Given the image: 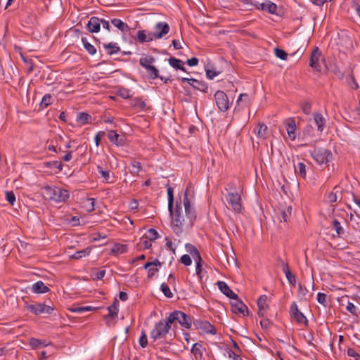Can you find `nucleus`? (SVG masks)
Masks as SVG:
<instances>
[{
	"label": "nucleus",
	"mask_w": 360,
	"mask_h": 360,
	"mask_svg": "<svg viewBox=\"0 0 360 360\" xmlns=\"http://www.w3.org/2000/svg\"><path fill=\"white\" fill-rule=\"evenodd\" d=\"M231 311L235 314H241L243 316L248 314V307L239 299L237 295L236 298H233L231 302Z\"/></svg>",
	"instance_id": "obj_12"
},
{
	"label": "nucleus",
	"mask_w": 360,
	"mask_h": 360,
	"mask_svg": "<svg viewBox=\"0 0 360 360\" xmlns=\"http://www.w3.org/2000/svg\"><path fill=\"white\" fill-rule=\"evenodd\" d=\"M283 272L289 283L294 285L296 283L295 276L290 271L288 264H283Z\"/></svg>",
	"instance_id": "obj_27"
},
{
	"label": "nucleus",
	"mask_w": 360,
	"mask_h": 360,
	"mask_svg": "<svg viewBox=\"0 0 360 360\" xmlns=\"http://www.w3.org/2000/svg\"><path fill=\"white\" fill-rule=\"evenodd\" d=\"M314 122L317 126L318 130L322 131L323 130L326 120L323 116L321 113H314Z\"/></svg>",
	"instance_id": "obj_25"
},
{
	"label": "nucleus",
	"mask_w": 360,
	"mask_h": 360,
	"mask_svg": "<svg viewBox=\"0 0 360 360\" xmlns=\"http://www.w3.org/2000/svg\"><path fill=\"white\" fill-rule=\"evenodd\" d=\"M97 170L98 174L101 175L102 178L105 179L106 182H110V172L108 170H104L102 167L100 165L97 166Z\"/></svg>",
	"instance_id": "obj_43"
},
{
	"label": "nucleus",
	"mask_w": 360,
	"mask_h": 360,
	"mask_svg": "<svg viewBox=\"0 0 360 360\" xmlns=\"http://www.w3.org/2000/svg\"><path fill=\"white\" fill-rule=\"evenodd\" d=\"M186 250L192 256L194 260H202L199 251L192 244H186Z\"/></svg>",
	"instance_id": "obj_21"
},
{
	"label": "nucleus",
	"mask_w": 360,
	"mask_h": 360,
	"mask_svg": "<svg viewBox=\"0 0 360 360\" xmlns=\"http://www.w3.org/2000/svg\"><path fill=\"white\" fill-rule=\"evenodd\" d=\"M167 195H168V209L169 212H172V209L173 207L174 204V196H173V189L171 187L167 188Z\"/></svg>",
	"instance_id": "obj_47"
},
{
	"label": "nucleus",
	"mask_w": 360,
	"mask_h": 360,
	"mask_svg": "<svg viewBox=\"0 0 360 360\" xmlns=\"http://www.w3.org/2000/svg\"><path fill=\"white\" fill-rule=\"evenodd\" d=\"M46 166L49 167H55L57 168L59 171L63 169V165L60 161H51L47 162L46 163Z\"/></svg>",
	"instance_id": "obj_52"
},
{
	"label": "nucleus",
	"mask_w": 360,
	"mask_h": 360,
	"mask_svg": "<svg viewBox=\"0 0 360 360\" xmlns=\"http://www.w3.org/2000/svg\"><path fill=\"white\" fill-rule=\"evenodd\" d=\"M338 187L335 186L331 192H330L326 197V200L328 203L335 202L338 200Z\"/></svg>",
	"instance_id": "obj_28"
},
{
	"label": "nucleus",
	"mask_w": 360,
	"mask_h": 360,
	"mask_svg": "<svg viewBox=\"0 0 360 360\" xmlns=\"http://www.w3.org/2000/svg\"><path fill=\"white\" fill-rule=\"evenodd\" d=\"M169 65L176 70H181L182 71L186 72V69L184 67V63L180 59H177L173 57H171L169 59Z\"/></svg>",
	"instance_id": "obj_29"
},
{
	"label": "nucleus",
	"mask_w": 360,
	"mask_h": 360,
	"mask_svg": "<svg viewBox=\"0 0 360 360\" xmlns=\"http://www.w3.org/2000/svg\"><path fill=\"white\" fill-rule=\"evenodd\" d=\"M127 247L125 245L115 244L111 250L113 254H122L126 252Z\"/></svg>",
	"instance_id": "obj_38"
},
{
	"label": "nucleus",
	"mask_w": 360,
	"mask_h": 360,
	"mask_svg": "<svg viewBox=\"0 0 360 360\" xmlns=\"http://www.w3.org/2000/svg\"><path fill=\"white\" fill-rule=\"evenodd\" d=\"M321 53L318 47H315L311 54L309 59V66L316 71L321 70V66L319 63Z\"/></svg>",
	"instance_id": "obj_14"
},
{
	"label": "nucleus",
	"mask_w": 360,
	"mask_h": 360,
	"mask_svg": "<svg viewBox=\"0 0 360 360\" xmlns=\"http://www.w3.org/2000/svg\"><path fill=\"white\" fill-rule=\"evenodd\" d=\"M311 154L319 165H326L332 157V153L330 150L322 148L314 149Z\"/></svg>",
	"instance_id": "obj_8"
},
{
	"label": "nucleus",
	"mask_w": 360,
	"mask_h": 360,
	"mask_svg": "<svg viewBox=\"0 0 360 360\" xmlns=\"http://www.w3.org/2000/svg\"><path fill=\"white\" fill-rule=\"evenodd\" d=\"M292 215V207L288 206L285 210L281 211V217L284 222H288Z\"/></svg>",
	"instance_id": "obj_41"
},
{
	"label": "nucleus",
	"mask_w": 360,
	"mask_h": 360,
	"mask_svg": "<svg viewBox=\"0 0 360 360\" xmlns=\"http://www.w3.org/2000/svg\"><path fill=\"white\" fill-rule=\"evenodd\" d=\"M169 323L178 322L182 327L189 329L192 326L191 318L181 311H174L167 317Z\"/></svg>",
	"instance_id": "obj_5"
},
{
	"label": "nucleus",
	"mask_w": 360,
	"mask_h": 360,
	"mask_svg": "<svg viewBox=\"0 0 360 360\" xmlns=\"http://www.w3.org/2000/svg\"><path fill=\"white\" fill-rule=\"evenodd\" d=\"M260 325L263 328L267 329L271 326V322L268 319H263L260 321Z\"/></svg>",
	"instance_id": "obj_64"
},
{
	"label": "nucleus",
	"mask_w": 360,
	"mask_h": 360,
	"mask_svg": "<svg viewBox=\"0 0 360 360\" xmlns=\"http://www.w3.org/2000/svg\"><path fill=\"white\" fill-rule=\"evenodd\" d=\"M295 172L303 179L306 178V165L304 162H299L297 166L294 165Z\"/></svg>",
	"instance_id": "obj_30"
},
{
	"label": "nucleus",
	"mask_w": 360,
	"mask_h": 360,
	"mask_svg": "<svg viewBox=\"0 0 360 360\" xmlns=\"http://www.w3.org/2000/svg\"><path fill=\"white\" fill-rule=\"evenodd\" d=\"M158 237V231L154 229H150L144 234L143 238L148 239L150 241L155 240Z\"/></svg>",
	"instance_id": "obj_37"
},
{
	"label": "nucleus",
	"mask_w": 360,
	"mask_h": 360,
	"mask_svg": "<svg viewBox=\"0 0 360 360\" xmlns=\"http://www.w3.org/2000/svg\"><path fill=\"white\" fill-rule=\"evenodd\" d=\"M90 252H91V248H86L82 250L76 252L70 257L72 259H79L86 257V255H89L90 254Z\"/></svg>",
	"instance_id": "obj_35"
},
{
	"label": "nucleus",
	"mask_w": 360,
	"mask_h": 360,
	"mask_svg": "<svg viewBox=\"0 0 360 360\" xmlns=\"http://www.w3.org/2000/svg\"><path fill=\"white\" fill-rule=\"evenodd\" d=\"M108 138L112 143L117 146H122L125 143V137L124 136H120L113 130L108 131Z\"/></svg>",
	"instance_id": "obj_16"
},
{
	"label": "nucleus",
	"mask_w": 360,
	"mask_h": 360,
	"mask_svg": "<svg viewBox=\"0 0 360 360\" xmlns=\"http://www.w3.org/2000/svg\"><path fill=\"white\" fill-rule=\"evenodd\" d=\"M131 169L130 170L131 174L133 175H137L141 169V163L136 160H133L131 162Z\"/></svg>",
	"instance_id": "obj_40"
},
{
	"label": "nucleus",
	"mask_w": 360,
	"mask_h": 360,
	"mask_svg": "<svg viewBox=\"0 0 360 360\" xmlns=\"http://www.w3.org/2000/svg\"><path fill=\"white\" fill-rule=\"evenodd\" d=\"M82 41L84 49L89 52V54L94 55L96 52V49L91 45L86 37H82Z\"/></svg>",
	"instance_id": "obj_34"
},
{
	"label": "nucleus",
	"mask_w": 360,
	"mask_h": 360,
	"mask_svg": "<svg viewBox=\"0 0 360 360\" xmlns=\"http://www.w3.org/2000/svg\"><path fill=\"white\" fill-rule=\"evenodd\" d=\"M263 0H243V2L248 4H250L254 6L255 8L258 9L259 6L262 4V1Z\"/></svg>",
	"instance_id": "obj_56"
},
{
	"label": "nucleus",
	"mask_w": 360,
	"mask_h": 360,
	"mask_svg": "<svg viewBox=\"0 0 360 360\" xmlns=\"http://www.w3.org/2000/svg\"><path fill=\"white\" fill-rule=\"evenodd\" d=\"M195 263H196V267H195V271H196V274L200 277L201 278V273H202V264H201V262L202 260H195Z\"/></svg>",
	"instance_id": "obj_63"
},
{
	"label": "nucleus",
	"mask_w": 360,
	"mask_h": 360,
	"mask_svg": "<svg viewBox=\"0 0 360 360\" xmlns=\"http://www.w3.org/2000/svg\"><path fill=\"white\" fill-rule=\"evenodd\" d=\"M155 58L151 56L142 57L139 60L140 65L146 70L148 76L151 79H155L159 77V71L153 65L155 63Z\"/></svg>",
	"instance_id": "obj_6"
},
{
	"label": "nucleus",
	"mask_w": 360,
	"mask_h": 360,
	"mask_svg": "<svg viewBox=\"0 0 360 360\" xmlns=\"http://www.w3.org/2000/svg\"><path fill=\"white\" fill-rule=\"evenodd\" d=\"M117 95L124 99L131 97L130 91L128 89L124 87H120L117 89Z\"/></svg>",
	"instance_id": "obj_46"
},
{
	"label": "nucleus",
	"mask_w": 360,
	"mask_h": 360,
	"mask_svg": "<svg viewBox=\"0 0 360 360\" xmlns=\"http://www.w3.org/2000/svg\"><path fill=\"white\" fill-rule=\"evenodd\" d=\"M146 269L148 270V278H151L158 271V269L155 266H150Z\"/></svg>",
	"instance_id": "obj_62"
},
{
	"label": "nucleus",
	"mask_w": 360,
	"mask_h": 360,
	"mask_svg": "<svg viewBox=\"0 0 360 360\" xmlns=\"http://www.w3.org/2000/svg\"><path fill=\"white\" fill-rule=\"evenodd\" d=\"M262 4L258 8L259 10L266 11L271 14H275L277 10V6L276 4L270 1L269 0H263Z\"/></svg>",
	"instance_id": "obj_20"
},
{
	"label": "nucleus",
	"mask_w": 360,
	"mask_h": 360,
	"mask_svg": "<svg viewBox=\"0 0 360 360\" xmlns=\"http://www.w3.org/2000/svg\"><path fill=\"white\" fill-rule=\"evenodd\" d=\"M285 127L288 133V138L291 141L296 139V124L294 119L290 118L285 121Z\"/></svg>",
	"instance_id": "obj_15"
},
{
	"label": "nucleus",
	"mask_w": 360,
	"mask_h": 360,
	"mask_svg": "<svg viewBox=\"0 0 360 360\" xmlns=\"http://www.w3.org/2000/svg\"><path fill=\"white\" fill-rule=\"evenodd\" d=\"M32 290L34 293H45L49 288L42 281H38L32 285Z\"/></svg>",
	"instance_id": "obj_22"
},
{
	"label": "nucleus",
	"mask_w": 360,
	"mask_h": 360,
	"mask_svg": "<svg viewBox=\"0 0 360 360\" xmlns=\"http://www.w3.org/2000/svg\"><path fill=\"white\" fill-rule=\"evenodd\" d=\"M44 197L49 200L57 202H65L69 198V193L67 190L56 186H45L43 189Z\"/></svg>",
	"instance_id": "obj_3"
},
{
	"label": "nucleus",
	"mask_w": 360,
	"mask_h": 360,
	"mask_svg": "<svg viewBox=\"0 0 360 360\" xmlns=\"http://www.w3.org/2000/svg\"><path fill=\"white\" fill-rule=\"evenodd\" d=\"M27 308L29 311H30L35 315H39L43 314H51L53 311V308L51 307V306L46 305L41 303L29 304L27 305Z\"/></svg>",
	"instance_id": "obj_10"
},
{
	"label": "nucleus",
	"mask_w": 360,
	"mask_h": 360,
	"mask_svg": "<svg viewBox=\"0 0 360 360\" xmlns=\"http://www.w3.org/2000/svg\"><path fill=\"white\" fill-rule=\"evenodd\" d=\"M181 262L185 266H189L192 263L191 256L188 255H184L180 259Z\"/></svg>",
	"instance_id": "obj_58"
},
{
	"label": "nucleus",
	"mask_w": 360,
	"mask_h": 360,
	"mask_svg": "<svg viewBox=\"0 0 360 360\" xmlns=\"http://www.w3.org/2000/svg\"><path fill=\"white\" fill-rule=\"evenodd\" d=\"M167 27L165 26L162 32L160 33H152L147 32L146 30H139L137 32V40L140 43H145L152 41L153 39H161L162 38V34L167 31Z\"/></svg>",
	"instance_id": "obj_7"
},
{
	"label": "nucleus",
	"mask_w": 360,
	"mask_h": 360,
	"mask_svg": "<svg viewBox=\"0 0 360 360\" xmlns=\"http://www.w3.org/2000/svg\"><path fill=\"white\" fill-rule=\"evenodd\" d=\"M161 266H162V263L158 259H155L153 262L146 263L143 266V268L148 269L150 266H155V267L160 266V267Z\"/></svg>",
	"instance_id": "obj_57"
},
{
	"label": "nucleus",
	"mask_w": 360,
	"mask_h": 360,
	"mask_svg": "<svg viewBox=\"0 0 360 360\" xmlns=\"http://www.w3.org/2000/svg\"><path fill=\"white\" fill-rule=\"evenodd\" d=\"M202 346L200 343H195L193 344L191 352L195 356V359H198V357L201 358L202 356Z\"/></svg>",
	"instance_id": "obj_33"
},
{
	"label": "nucleus",
	"mask_w": 360,
	"mask_h": 360,
	"mask_svg": "<svg viewBox=\"0 0 360 360\" xmlns=\"http://www.w3.org/2000/svg\"><path fill=\"white\" fill-rule=\"evenodd\" d=\"M172 325L168 321V319L160 321L155 323L153 329L150 332V338L153 340L164 338L171 329Z\"/></svg>",
	"instance_id": "obj_4"
},
{
	"label": "nucleus",
	"mask_w": 360,
	"mask_h": 360,
	"mask_svg": "<svg viewBox=\"0 0 360 360\" xmlns=\"http://www.w3.org/2000/svg\"><path fill=\"white\" fill-rule=\"evenodd\" d=\"M193 323L196 329L200 330L205 333L211 335H215L217 333L216 328L207 321L196 319L194 320Z\"/></svg>",
	"instance_id": "obj_9"
},
{
	"label": "nucleus",
	"mask_w": 360,
	"mask_h": 360,
	"mask_svg": "<svg viewBox=\"0 0 360 360\" xmlns=\"http://www.w3.org/2000/svg\"><path fill=\"white\" fill-rule=\"evenodd\" d=\"M267 296L265 295H261L257 300V306L259 309H265L266 305Z\"/></svg>",
	"instance_id": "obj_48"
},
{
	"label": "nucleus",
	"mask_w": 360,
	"mask_h": 360,
	"mask_svg": "<svg viewBox=\"0 0 360 360\" xmlns=\"http://www.w3.org/2000/svg\"><path fill=\"white\" fill-rule=\"evenodd\" d=\"M165 26L167 27L166 29V32L165 34H162V37H165L169 31V26L167 22H159L155 24L154 30L155 31L153 33H160L162 32V29L165 27Z\"/></svg>",
	"instance_id": "obj_32"
},
{
	"label": "nucleus",
	"mask_w": 360,
	"mask_h": 360,
	"mask_svg": "<svg viewBox=\"0 0 360 360\" xmlns=\"http://www.w3.org/2000/svg\"><path fill=\"white\" fill-rule=\"evenodd\" d=\"M117 300H115L114 303L108 307V309L109 311V315L112 318H115L117 316L118 309H117Z\"/></svg>",
	"instance_id": "obj_42"
},
{
	"label": "nucleus",
	"mask_w": 360,
	"mask_h": 360,
	"mask_svg": "<svg viewBox=\"0 0 360 360\" xmlns=\"http://www.w3.org/2000/svg\"><path fill=\"white\" fill-rule=\"evenodd\" d=\"M111 23L122 32H127L129 30L128 25L120 19L114 18L111 20Z\"/></svg>",
	"instance_id": "obj_23"
},
{
	"label": "nucleus",
	"mask_w": 360,
	"mask_h": 360,
	"mask_svg": "<svg viewBox=\"0 0 360 360\" xmlns=\"http://www.w3.org/2000/svg\"><path fill=\"white\" fill-rule=\"evenodd\" d=\"M139 344L143 348L146 347L148 345L147 337L144 332L142 333V335L139 338Z\"/></svg>",
	"instance_id": "obj_60"
},
{
	"label": "nucleus",
	"mask_w": 360,
	"mask_h": 360,
	"mask_svg": "<svg viewBox=\"0 0 360 360\" xmlns=\"http://www.w3.org/2000/svg\"><path fill=\"white\" fill-rule=\"evenodd\" d=\"M191 86L193 88L198 89L199 91H201L202 92H205V93L207 92V89H208V86L205 82L198 81L195 79H194V80H192V83H191Z\"/></svg>",
	"instance_id": "obj_26"
},
{
	"label": "nucleus",
	"mask_w": 360,
	"mask_h": 360,
	"mask_svg": "<svg viewBox=\"0 0 360 360\" xmlns=\"http://www.w3.org/2000/svg\"><path fill=\"white\" fill-rule=\"evenodd\" d=\"M217 284L221 292L229 298L232 300L233 298L237 297L238 295L236 294L232 290H231V288L225 282L218 281Z\"/></svg>",
	"instance_id": "obj_17"
},
{
	"label": "nucleus",
	"mask_w": 360,
	"mask_h": 360,
	"mask_svg": "<svg viewBox=\"0 0 360 360\" xmlns=\"http://www.w3.org/2000/svg\"><path fill=\"white\" fill-rule=\"evenodd\" d=\"M290 314L292 318H293L299 323L307 324L308 321L306 316L299 310L298 307L295 302H293L290 308Z\"/></svg>",
	"instance_id": "obj_13"
},
{
	"label": "nucleus",
	"mask_w": 360,
	"mask_h": 360,
	"mask_svg": "<svg viewBox=\"0 0 360 360\" xmlns=\"http://www.w3.org/2000/svg\"><path fill=\"white\" fill-rule=\"evenodd\" d=\"M216 105L222 112L226 111L229 108V101L227 95L222 91H217L214 94Z\"/></svg>",
	"instance_id": "obj_11"
},
{
	"label": "nucleus",
	"mask_w": 360,
	"mask_h": 360,
	"mask_svg": "<svg viewBox=\"0 0 360 360\" xmlns=\"http://www.w3.org/2000/svg\"><path fill=\"white\" fill-rule=\"evenodd\" d=\"M30 345L34 348L39 347L41 345L46 346V345H44L40 340L36 338H31L30 340Z\"/></svg>",
	"instance_id": "obj_59"
},
{
	"label": "nucleus",
	"mask_w": 360,
	"mask_h": 360,
	"mask_svg": "<svg viewBox=\"0 0 360 360\" xmlns=\"http://www.w3.org/2000/svg\"><path fill=\"white\" fill-rule=\"evenodd\" d=\"M333 227L335 230L336 233L338 236H342L345 234V229L337 219L333 221Z\"/></svg>",
	"instance_id": "obj_39"
},
{
	"label": "nucleus",
	"mask_w": 360,
	"mask_h": 360,
	"mask_svg": "<svg viewBox=\"0 0 360 360\" xmlns=\"http://www.w3.org/2000/svg\"><path fill=\"white\" fill-rule=\"evenodd\" d=\"M308 292L306 288H303L301 284H299L298 297L304 298Z\"/></svg>",
	"instance_id": "obj_61"
},
{
	"label": "nucleus",
	"mask_w": 360,
	"mask_h": 360,
	"mask_svg": "<svg viewBox=\"0 0 360 360\" xmlns=\"http://www.w3.org/2000/svg\"><path fill=\"white\" fill-rule=\"evenodd\" d=\"M91 119V115L86 112H79L77 116V122L80 124H85L88 123Z\"/></svg>",
	"instance_id": "obj_31"
},
{
	"label": "nucleus",
	"mask_w": 360,
	"mask_h": 360,
	"mask_svg": "<svg viewBox=\"0 0 360 360\" xmlns=\"http://www.w3.org/2000/svg\"><path fill=\"white\" fill-rule=\"evenodd\" d=\"M274 53L277 58L283 60H285L288 58V53L284 50L279 48L274 49Z\"/></svg>",
	"instance_id": "obj_49"
},
{
	"label": "nucleus",
	"mask_w": 360,
	"mask_h": 360,
	"mask_svg": "<svg viewBox=\"0 0 360 360\" xmlns=\"http://www.w3.org/2000/svg\"><path fill=\"white\" fill-rule=\"evenodd\" d=\"M53 97L51 94H46L44 96L41 103L40 107L42 108H45L52 103Z\"/></svg>",
	"instance_id": "obj_45"
},
{
	"label": "nucleus",
	"mask_w": 360,
	"mask_h": 360,
	"mask_svg": "<svg viewBox=\"0 0 360 360\" xmlns=\"http://www.w3.org/2000/svg\"><path fill=\"white\" fill-rule=\"evenodd\" d=\"M191 191H192V188L191 184H189L184 192V210L181 202H176L175 209L173 210L172 208V212H169L172 219V229L176 234L181 233L184 229L191 228L196 218L195 212L191 207V202L188 198V195Z\"/></svg>",
	"instance_id": "obj_1"
},
{
	"label": "nucleus",
	"mask_w": 360,
	"mask_h": 360,
	"mask_svg": "<svg viewBox=\"0 0 360 360\" xmlns=\"http://www.w3.org/2000/svg\"><path fill=\"white\" fill-rule=\"evenodd\" d=\"M86 205H85V207H86L87 211L91 212L94 210L95 207V199L94 198H88L86 200Z\"/></svg>",
	"instance_id": "obj_55"
},
{
	"label": "nucleus",
	"mask_w": 360,
	"mask_h": 360,
	"mask_svg": "<svg viewBox=\"0 0 360 360\" xmlns=\"http://www.w3.org/2000/svg\"><path fill=\"white\" fill-rule=\"evenodd\" d=\"M328 296L325 293L319 292L317 295V301L321 304L323 305L324 307H326L328 304L327 302Z\"/></svg>",
	"instance_id": "obj_51"
},
{
	"label": "nucleus",
	"mask_w": 360,
	"mask_h": 360,
	"mask_svg": "<svg viewBox=\"0 0 360 360\" xmlns=\"http://www.w3.org/2000/svg\"><path fill=\"white\" fill-rule=\"evenodd\" d=\"M262 4L258 8L259 10L266 11L271 14H275L277 10V6L276 4L270 1L269 0H263Z\"/></svg>",
	"instance_id": "obj_19"
},
{
	"label": "nucleus",
	"mask_w": 360,
	"mask_h": 360,
	"mask_svg": "<svg viewBox=\"0 0 360 360\" xmlns=\"http://www.w3.org/2000/svg\"><path fill=\"white\" fill-rule=\"evenodd\" d=\"M225 189L227 191L226 199L229 204L228 208L240 213L242 210L241 196L237 191L236 184L233 182L229 183Z\"/></svg>",
	"instance_id": "obj_2"
},
{
	"label": "nucleus",
	"mask_w": 360,
	"mask_h": 360,
	"mask_svg": "<svg viewBox=\"0 0 360 360\" xmlns=\"http://www.w3.org/2000/svg\"><path fill=\"white\" fill-rule=\"evenodd\" d=\"M70 310L75 313L82 314L86 311H89L92 310V307L90 306L86 307H79L75 306L70 309Z\"/></svg>",
	"instance_id": "obj_44"
},
{
	"label": "nucleus",
	"mask_w": 360,
	"mask_h": 360,
	"mask_svg": "<svg viewBox=\"0 0 360 360\" xmlns=\"http://www.w3.org/2000/svg\"><path fill=\"white\" fill-rule=\"evenodd\" d=\"M6 199L11 205H13L15 202V195L13 191H6Z\"/></svg>",
	"instance_id": "obj_53"
},
{
	"label": "nucleus",
	"mask_w": 360,
	"mask_h": 360,
	"mask_svg": "<svg viewBox=\"0 0 360 360\" xmlns=\"http://www.w3.org/2000/svg\"><path fill=\"white\" fill-rule=\"evenodd\" d=\"M206 77L209 79H213L216 76L219 74V72L213 69H206Z\"/></svg>",
	"instance_id": "obj_54"
},
{
	"label": "nucleus",
	"mask_w": 360,
	"mask_h": 360,
	"mask_svg": "<svg viewBox=\"0 0 360 360\" xmlns=\"http://www.w3.org/2000/svg\"><path fill=\"white\" fill-rule=\"evenodd\" d=\"M87 30L92 33H97L101 27V19L98 17H91L86 25Z\"/></svg>",
	"instance_id": "obj_18"
},
{
	"label": "nucleus",
	"mask_w": 360,
	"mask_h": 360,
	"mask_svg": "<svg viewBox=\"0 0 360 360\" xmlns=\"http://www.w3.org/2000/svg\"><path fill=\"white\" fill-rule=\"evenodd\" d=\"M257 135L259 137L265 139L268 134V127L266 124L259 123L257 125Z\"/></svg>",
	"instance_id": "obj_36"
},
{
	"label": "nucleus",
	"mask_w": 360,
	"mask_h": 360,
	"mask_svg": "<svg viewBox=\"0 0 360 360\" xmlns=\"http://www.w3.org/2000/svg\"><path fill=\"white\" fill-rule=\"evenodd\" d=\"M103 48L107 51V53L110 56L120 51V46L117 43L110 42L103 44Z\"/></svg>",
	"instance_id": "obj_24"
},
{
	"label": "nucleus",
	"mask_w": 360,
	"mask_h": 360,
	"mask_svg": "<svg viewBox=\"0 0 360 360\" xmlns=\"http://www.w3.org/2000/svg\"><path fill=\"white\" fill-rule=\"evenodd\" d=\"M160 289L165 297L168 298H172L173 297V293L171 292L169 286L166 283H162L160 286Z\"/></svg>",
	"instance_id": "obj_50"
}]
</instances>
